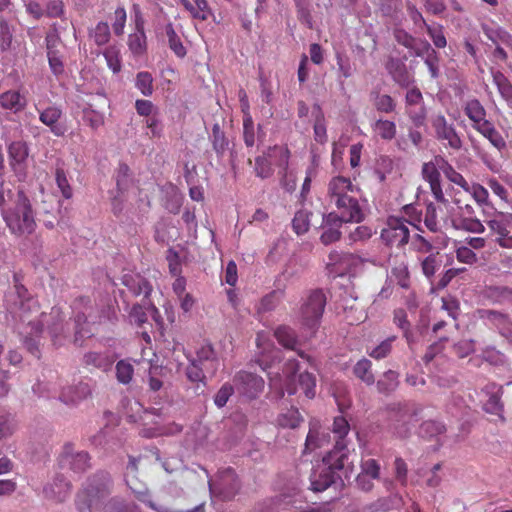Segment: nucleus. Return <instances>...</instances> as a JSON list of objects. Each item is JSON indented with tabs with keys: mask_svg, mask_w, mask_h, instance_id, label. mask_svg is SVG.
<instances>
[{
	"mask_svg": "<svg viewBox=\"0 0 512 512\" xmlns=\"http://www.w3.org/2000/svg\"><path fill=\"white\" fill-rule=\"evenodd\" d=\"M391 277L395 279L396 283L404 288L410 287V273L408 265L405 262H401L391 269Z\"/></svg>",
	"mask_w": 512,
	"mask_h": 512,
	"instance_id": "43",
	"label": "nucleus"
},
{
	"mask_svg": "<svg viewBox=\"0 0 512 512\" xmlns=\"http://www.w3.org/2000/svg\"><path fill=\"white\" fill-rule=\"evenodd\" d=\"M14 186L10 182H6L3 176H0V209L10 206L16 198V193L13 190Z\"/></svg>",
	"mask_w": 512,
	"mask_h": 512,
	"instance_id": "45",
	"label": "nucleus"
},
{
	"mask_svg": "<svg viewBox=\"0 0 512 512\" xmlns=\"http://www.w3.org/2000/svg\"><path fill=\"white\" fill-rule=\"evenodd\" d=\"M265 135L266 133L264 130H243V138L248 147H252L254 145H257L258 147L263 146Z\"/></svg>",
	"mask_w": 512,
	"mask_h": 512,
	"instance_id": "63",
	"label": "nucleus"
},
{
	"mask_svg": "<svg viewBox=\"0 0 512 512\" xmlns=\"http://www.w3.org/2000/svg\"><path fill=\"white\" fill-rule=\"evenodd\" d=\"M456 259L464 264L473 265L478 261L476 253L466 245L456 248Z\"/></svg>",
	"mask_w": 512,
	"mask_h": 512,
	"instance_id": "62",
	"label": "nucleus"
},
{
	"mask_svg": "<svg viewBox=\"0 0 512 512\" xmlns=\"http://www.w3.org/2000/svg\"><path fill=\"white\" fill-rule=\"evenodd\" d=\"M91 396V387L87 382H79L63 388L60 400L66 404L76 405Z\"/></svg>",
	"mask_w": 512,
	"mask_h": 512,
	"instance_id": "21",
	"label": "nucleus"
},
{
	"mask_svg": "<svg viewBox=\"0 0 512 512\" xmlns=\"http://www.w3.org/2000/svg\"><path fill=\"white\" fill-rule=\"evenodd\" d=\"M27 328H30V331H26L27 335L24 338V345L30 354H32L36 358H40L39 342L36 340L35 337L41 334L43 329L40 332H36L35 327L33 328L31 325L28 324Z\"/></svg>",
	"mask_w": 512,
	"mask_h": 512,
	"instance_id": "54",
	"label": "nucleus"
},
{
	"mask_svg": "<svg viewBox=\"0 0 512 512\" xmlns=\"http://www.w3.org/2000/svg\"><path fill=\"white\" fill-rule=\"evenodd\" d=\"M13 40V31L6 20L0 21V47L2 51L10 49Z\"/></svg>",
	"mask_w": 512,
	"mask_h": 512,
	"instance_id": "61",
	"label": "nucleus"
},
{
	"mask_svg": "<svg viewBox=\"0 0 512 512\" xmlns=\"http://www.w3.org/2000/svg\"><path fill=\"white\" fill-rule=\"evenodd\" d=\"M360 189L352 183L350 178L335 176L327 185V198L337 211L348 221L359 223L364 214L358 201Z\"/></svg>",
	"mask_w": 512,
	"mask_h": 512,
	"instance_id": "2",
	"label": "nucleus"
},
{
	"mask_svg": "<svg viewBox=\"0 0 512 512\" xmlns=\"http://www.w3.org/2000/svg\"><path fill=\"white\" fill-rule=\"evenodd\" d=\"M62 111L56 106H49L40 113V120L46 126H53L61 117Z\"/></svg>",
	"mask_w": 512,
	"mask_h": 512,
	"instance_id": "64",
	"label": "nucleus"
},
{
	"mask_svg": "<svg viewBox=\"0 0 512 512\" xmlns=\"http://www.w3.org/2000/svg\"><path fill=\"white\" fill-rule=\"evenodd\" d=\"M445 431L444 424L434 420L425 421L420 426V433L427 437H434L443 434Z\"/></svg>",
	"mask_w": 512,
	"mask_h": 512,
	"instance_id": "57",
	"label": "nucleus"
},
{
	"mask_svg": "<svg viewBox=\"0 0 512 512\" xmlns=\"http://www.w3.org/2000/svg\"><path fill=\"white\" fill-rule=\"evenodd\" d=\"M194 361L204 366L207 371L214 372L217 369L218 360L214 349L210 345L202 346L197 351V358Z\"/></svg>",
	"mask_w": 512,
	"mask_h": 512,
	"instance_id": "33",
	"label": "nucleus"
},
{
	"mask_svg": "<svg viewBox=\"0 0 512 512\" xmlns=\"http://www.w3.org/2000/svg\"><path fill=\"white\" fill-rule=\"evenodd\" d=\"M439 159H444L441 156H436L430 162H426L422 166V176L425 181L430 185L431 193L433 196L442 197V187L440 181L441 164L438 162Z\"/></svg>",
	"mask_w": 512,
	"mask_h": 512,
	"instance_id": "16",
	"label": "nucleus"
},
{
	"mask_svg": "<svg viewBox=\"0 0 512 512\" xmlns=\"http://www.w3.org/2000/svg\"><path fill=\"white\" fill-rule=\"evenodd\" d=\"M371 98L376 109L380 112L389 113L395 108V102L393 98L386 94H380L377 91L371 93Z\"/></svg>",
	"mask_w": 512,
	"mask_h": 512,
	"instance_id": "47",
	"label": "nucleus"
},
{
	"mask_svg": "<svg viewBox=\"0 0 512 512\" xmlns=\"http://www.w3.org/2000/svg\"><path fill=\"white\" fill-rule=\"evenodd\" d=\"M411 249L414 252L419 253V254H428L429 255L431 253H434L433 252L434 246L431 243V241H429L428 239L423 237L421 234H415L412 237Z\"/></svg>",
	"mask_w": 512,
	"mask_h": 512,
	"instance_id": "55",
	"label": "nucleus"
},
{
	"mask_svg": "<svg viewBox=\"0 0 512 512\" xmlns=\"http://www.w3.org/2000/svg\"><path fill=\"white\" fill-rule=\"evenodd\" d=\"M493 390L490 393V396L486 403L483 406V409L490 414L497 415L501 418L502 421L505 420L503 417V403L501 401V397L503 394L502 387H497L495 384H492L490 386H487V388H490Z\"/></svg>",
	"mask_w": 512,
	"mask_h": 512,
	"instance_id": "29",
	"label": "nucleus"
},
{
	"mask_svg": "<svg viewBox=\"0 0 512 512\" xmlns=\"http://www.w3.org/2000/svg\"><path fill=\"white\" fill-rule=\"evenodd\" d=\"M10 166L17 176L25 174L24 163L28 157V147L25 142L15 141L8 147Z\"/></svg>",
	"mask_w": 512,
	"mask_h": 512,
	"instance_id": "19",
	"label": "nucleus"
},
{
	"mask_svg": "<svg viewBox=\"0 0 512 512\" xmlns=\"http://www.w3.org/2000/svg\"><path fill=\"white\" fill-rule=\"evenodd\" d=\"M326 306V296L321 289L310 291L300 308V320L304 327L315 330Z\"/></svg>",
	"mask_w": 512,
	"mask_h": 512,
	"instance_id": "9",
	"label": "nucleus"
},
{
	"mask_svg": "<svg viewBox=\"0 0 512 512\" xmlns=\"http://www.w3.org/2000/svg\"><path fill=\"white\" fill-rule=\"evenodd\" d=\"M297 9L298 20L309 29L313 27L312 15L310 12L309 0H294Z\"/></svg>",
	"mask_w": 512,
	"mask_h": 512,
	"instance_id": "51",
	"label": "nucleus"
},
{
	"mask_svg": "<svg viewBox=\"0 0 512 512\" xmlns=\"http://www.w3.org/2000/svg\"><path fill=\"white\" fill-rule=\"evenodd\" d=\"M192 4L189 0H180L181 4L188 10L193 18L199 20H207L210 15V9L207 0H193Z\"/></svg>",
	"mask_w": 512,
	"mask_h": 512,
	"instance_id": "35",
	"label": "nucleus"
},
{
	"mask_svg": "<svg viewBox=\"0 0 512 512\" xmlns=\"http://www.w3.org/2000/svg\"><path fill=\"white\" fill-rule=\"evenodd\" d=\"M73 308L76 311L74 318V343L82 346L83 341L93 336L91 324L100 322V318L94 315V306L88 297H79L73 303Z\"/></svg>",
	"mask_w": 512,
	"mask_h": 512,
	"instance_id": "8",
	"label": "nucleus"
},
{
	"mask_svg": "<svg viewBox=\"0 0 512 512\" xmlns=\"http://www.w3.org/2000/svg\"><path fill=\"white\" fill-rule=\"evenodd\" d=\"M134 373L133 365L125 360H120L116 364V377L122 384H129Z\"/></svg>",
	"mask_w": 512,
	"mask_h": 512,
	"instance_id": "56",
	"label": "nucleus"
},
{
	"mask_svg": "<svg viewBox=\"0 0 512 512\" xmlns=\"http://www.w3.org/2000/svg\"><path fill=\"white\" fill-rule=\"evenodd\" d=\"M441 166V172L445 175V177L452 183L460 186L464 191H470V185L466 181V179L457 172L451 164L445 159H439Z\"/></svg>",
	"mask_w": 512,
	"mask_h": 512,
	"instance_id": "36",
	"label": "nucleus"
},
{
	"mask_svg": "<svg viewBox=\"0 0 512 512\" xmlns=\"http://www.w3.org/2000/svg\"><path fill=\"white\" fill-rule=\"evenodd\" d=\"M428 35L437 48H444L447 45L446 37L444 35L443 26H431L424 22Z\"/></svg>",
	"mask_w": 512,
	"mask_h": 512,
	"instance_id": "59",
	"label": "nucleus"
},
{
	"mask_svg": "<svg viewBox=\"0 0 512 512\" xmlns=\"http://www.w3.org/2000/svg\"><path fill=\"white\" fill-rule=\"evenodd\" d=\"M399 374L396 371L388 370L383 373L377 382V389L382 394H390L394 392L399 385Z\"/></svg>",
	"mask_w": 512,
	"mask_h": 512,
	"instance_id": "37",
	"label": "nucleus"
},
{
	"mask_svg": "<svg viewBox=\"0 0 512 512\" xmlns=\"http://www.w3.org/2000/svg\"><path fill=\"white\" fill-rule=\"evenodd\" d=\"M26 98L17 90H8L0 94V106L17 113L25 108Z\"/></svg>",
	"mask_w": 512,
	"mask_h": 512,
	"instance_id": "28",
	"label": "nucleus"
},
{
	"mask_svg": "<svg viewBox=\"0 0 512 512\" xmlns=\"http://www.w3.org/2000/svg\"><path fill=\"white\" fill-rule=\"evenodd\" d=\"M486 224L499 246L512 248V214L496 213Z\"/></svg>",
	"mask_w": 512,
	"mask_h": 512,
	"instance_id": "11",
	"label": "nucleus"
},
{
	"mask_svg": "<svg viewBox=\"0 0 512 512\" xmlns=\"http://www.w3.org/2000/svg\"><path fill=\"white\" fill-rule=\"evenodd\" d=\"M135 86L144 96H151L153 93V77L147 71L139 72L136 75Z\"/></svg>",
	"mask_w": 512,
	"mask_h": 512,
	"instance_id": "52",
	"label": "nucleus"
},
{
	"mask_svg": "<svg viewBox=\"0 0 512 512\" xmlns=\"http://www.w3.org/2000/svg\"><path fill=\"white\" fill-rule=\"evenodd\" d=\"M465 113L466 115L473 121L475 125H478L477 128H480L479 125L483 122L484 124L487 123L485 117L486 112L484 107L481 105V103L476 100H470L467 102L465 107Z\"/></svg>",
	"mask_w": 512,
	"mask_h": 512,
	"instance_id": "40",
	"label": "nucleus"
},
{
	"mask_svg": "<svg viewBox=\"0 0 512 512\" xmlns=\"http://www.w3.org/2000/svg\"><path fill=\"white\" fill-rule=\"evenodd\" d=\"M277 424L281 428L295 429L303 421V417L297 408L291 407L281 412L277 417Z\"/></svg>",
	"mask_w": 512,
	"mask_h": 512,
	"instance_id": "32",
	"label": "nucleus"
},
{
	"mask_svg": "<svg viewBox=\"0 0 512 512\" xmlns=\"http://www.w3.org/2000/svg\"><path fill=\"white\" fill-rule=\"evenodd\" d=\"M274 336L276 337L280 345H282L286 349L296 351L301 358L310 361V357L308 355H306L303 351L297 350V336L290 327L284 325L279 326L275 330Z\"/></svg>",
	"mask_w": 512,
	"mask_h": 512,
	"instance_id": "24",
	"label": "nucleus"
},
{
	"mask_svg": "<svg viewBox=\"0 0 512 512\" xmlns=\"http://www.w3.org/2000/svg\"><path fill=\"white\" fill-rule=\"evenodd\" d=\"M89 460L90 458L87 452H75L72 444H66L60 456V463L63 466L67 465L71 470L79 473L89 468Z\"/></svg>",
	"mask_w": 512,
	"mask_h": 512,
	"instance_id": "15",
	"label": "nucleus"
},
{
	"mask_svg": "<svg viewBox=\"0 0 512 512\" xmlns=\"http://www.w3.org/2000/svg\"><path fill=\"white\" fill-rule=\"evenodd\" d=\"M45 42L49 68L53 75L59 77L65 72L64 44L56 30L46 35Z\"/></svg>",
	"mask_w": 512,
	"mask_h": 512,
	"instance_id": "12",
	"label": "nucleus"
},
{
	"mask_svg": "<svg viewBox=\"0 0 512 512\" xmlns=\"http://www.w3.org/2000/svg\"><path fill=\"white\" fill-rule=\"evenodd\" d=\"M122 283L134 296L143 295L144 297H148L152 291L149 281L138 274H125L122 278Z\"/></svg>",
	"mask_w": 512,
	"mask_h": 512,
	"instance_id": "25",
	"label": "nucleus"
},
{
	"mask_svg": "<svg viewBox=\"0 0 512 512\" xmlns=\"http://www.w3.org/2000/svg\"><path fill=\"white\" fill-rule=\"evenodd\" d=\"M237 390L248 398H255L264 388V380L251 372L240 371L233 380Z\"/></svg>",
	"mask_w": 512,
	"mask_h": 512,
	"instance_id": "14",
	"label": "nucleus"
},
{
	"mask_svg": "<svg viewBox=\"0 0 512 512\" xmlns=\"http://www.w3.org/2000/svg\"><path fill=\"white\" fill-rule=\"evenodd\" d=\"M433 197L436 203L427 204L424 214V224L430 232L436 233L448 227H453L455 217L454 206L445 198L444 193H442L441 198L438 196Z\"/></svg>",
	"mask_w": 512,
	"mask_h": 512,
	"instance_id": "7",
	"label": "nucleus"
},
{
	"mask_svg": "<svg viewBox=\"0 0 512 512\" xmlns=\"http://www.w3.org/2000/svg\"><path fill=\"white\" fill-rule=\"evenodd\" d=\"M493 83L496 85L500 95L507 102H512V84L500 71L493 73Z\"/></svg>",
	"mask_w": 512,
	"mask_h": 512,
	"instance_id": "41",
	"label": "nucleus"
},
{
	"mask_svg": "<svg viewBox=\"0 0 512 512\" xmlns=\"http://www.w3.org/2000/svg\"><path fill=\"white\" fill-rule=\"evenodd\" d=\"M354 375L367 385H372L375 382L372 373V363L366 358L360 359L353 367Z\"/></svg>",
	"mask_w": 512,
	"mask_h": 512,
	"instance_id": "39",
	"label": "nucleus"
},
{
	"mask_svg": "<svg viewBox=\"0 0 512 512\" xmlns=\"http://www.w3.org/2000/svg\"><path fill=\"white\" fill-rule=\"evenodd\" d=\"M299 386L303 389L307 398L312 399L316 394V378L312 373L303 372L297 377Z\"/></svg>",
	"mask_w": 512,
	"mask_h": 512,
	"instance_id": "46",
	"label": "nucleus"
},
{
	"mask_svg": "<svg viewBox=\"0 0 512 512\" xmlns=\"http://www.w3.org/2000/svg\"><path fill=\"white\" fill-rule=\"evenodd\" d=\"M382 242L390 248H403L410 240V231L404 217L390 216L381 230Z\"/></svg>",
	"mask_w": 512,
	"mask_h": 512,
	"instance_id": "10",
	"label": "nucleus"
},
{
	"mask_svg": "<svg viewBox=\"0 0 512 512\" xmlns=\"http://www.w3.org/2000/svg\"><path fill=\"white\" fill-rule=\"evenodd\" d=\"M299 371V363L295 359L288 360L283 367L282 374H283V380L280 379L279 381L283 382L280 384L281 389V395L284 394V390L292 395L296 393L297 386H296V378L297 373Z\"/></svg>",
	"mask_w": 512,
	"mask_h": 512,
	"instance_id": "22",
	"label": "nucleus"
},
{
	"mask_svg": "<svg viewBox=\"0 0 512 512\" xmlns=\"http://www.w3.org/2000/svg\"><path fill=\"white\" fill-rule=\"evenodd\" d=\"M422 408L416 404H394L389 408V429L398 438L405 439L419 421Z\"/></svg>",
	"mask_w": 512,
	"mask_h": 512,
	"instance_id": "6",
	"label": "nucleus"
},
{
	"mask_svg": "<svg viewBox=\"0 0 512 512\" xmlns=\"http://www.w3.org/2000/svg\"><path fill=\"white\" fill-rule=\"evenodd\" d=\"M329 266H334L337 270L344 272L349 270L352 266L357 264L358 258L348 252L332 251L329 256Z\"/></svg>",
	"mask_w": 512,
	"mask_h": 512,
	"instance_id": "30",
	"label": "nucleus"
},
{
	"mask_svg": "<svg viewBox=\"0 0 512 512\" xmlns=\"http://www.w3.org/2000/svg\"><path fill=\"white\" fill-rule=\"evenodd\" d=\"M103 56L107 66L113 73H119L122 68L120 49L114 45L107 47L103 51Z\"/></svg>",
	"mask_w": 512,
	"mask_h": 512,
	"instance_id": "42",
	"label": "nucleus"
},
{
	"mask_svg": "<svg viewBox=\"0 0 512 512\" xmlns=\"http://www.w3.org/2000/svg\"><path fill=\"white\" fill-rule=\"evenodd\" d=\"M330 442V434L322 429L318 421L310 422L309 432L305 440L303 453H311L327 446Z\"/></svg>",
	"mask_w": 512,
	"mask_h": 512,
	"instance_id": "18",
	"label": "nucleus"
},
{
	"mask_svg": "<svg viewBox=\"0 0 512 512\" xmlns=\"http://www.w3.org/2000/svg\"><path fill=\"white\" fill-rule=\"evenodd\" d=\"M439 252L431 253L421 260L422 273L428 278H432L440 268Z\"/></svg>",
	"mask_w": 512,
	"mask_h": 512,
	"instance_id": "44",
	"label": "nucleus"
},
{
	"mask_svg": "<svg viewBox=\"0 0 512 512\" xmlns=\"http://www.w3.org/2000/svg\"><path fill=\"white\" fill-rule=\"evenodd\" d=\"M1 215L11 234L17 237L31 235L36 230V211L22 189L17 190L15 200L3 208Z\"/></svg>",
	"mask_w": 512,
	"mask_h": 512,
	"instance_id": "4",
	"label": "nucleus"
},
{
	"mask_svg": "<svg viewBox=\"0 0 512 512\" xmlns=\"http://www.w3.org/2000/svg\"><path fill=\"white\" fill-rule=\"evenodd\" d=\"M268 157L270 158L273 166L280 169L281 174H285L289 164L290 151L285 146L275 145L268 150Z\"/></svg>",
	"mask_w": 512,
	"mask_h": 512,
	"instance_id": "31",
	"label": "nucleus"
},
{
	"mask_svg": "<svg viewBox=\"0 0 512 512\" xmlns=\"http://www.w3.org/2000/svg\"><path fill=\"white\" fill-rule=\"evenodd\" d=\"M166 35L170 49L180 58L186 55V49L183 46L180 37L175 32L172 24L166 26Z\"/></svg>",
	"mask_w": 512,
	"mask_h": 512,
	"instance_id": "48",
	"label": "nucleus"
},
{
	"mask_svg": "<svg viewBox=\"0 0 512 512\" xmlns=\"http://www.w3.org/2000/svg\"><path fill=\"white\" fill-rule=\"evenodd\" d=\"M71 484L63 476H57L52 483L44 487L47 498L63 502L70 494Z\"/></svg>",
	"mask_w": 512,
	"mask_h": 512,
	"instance_id": "23",
	"label": "nucleus"
},
{
	"mask_svg": "<svg viewBox=\"0 0 512 512\" xmlns=\"http://www.w3.org/2000/svg\"><path fill=\"white\" fill-rule=\"evenodd\" d=\"M386 69L394 81L402 87H408L413 82L406 65L398 59H389L386 64Z\"/></svg>",
	"mask_w": 512,
	"mask_h": 512,
	"instance_id": "26",
	"label": "nucleus"
},
{
	"mask_svg": "<svg viewBox=\"0 0 512 512\" xmlns=\"http://www.w3.org/2000/svg\"><path fill=\"white\" fill-rule=\"evenodd\" d=\"M478 314L480 319L495 326L501 335L507 339L512 338V321L507 314L491 309H481Z\"/></svg>",
	"mask_w": 512,
	"mask_h": 512,
	"instance_id": "17",
	"label": "nucleus"
},
{
	"mask_svg": "<svg viewBox=\"0 0 512 512\" xmlns=\"http://www.w3.org/2000/svg\"><path fill=\"white\" fill-rule=\"evenodd\" d=\"M292 227L297 235L306 233L310 227V213L306 210L297 211L292 220Z\"/></svg>",
	"mask_w": 512,
	"mask_h": 512,
	"instance_id": "49",
	"label": "nucleus"
},
{
	"mask_svg": "<svg viewBox=\"0 0 512 512\" xmlns=\"http://www.w3.org/2000/svg\"><path fill=\"white\" fill-rule=\"evenodd\" d=\"M55 180L58 188L60 189L65 199H70L73 195V190L67 179L66 173L62 168H57L55 172Z\"/></svg>",
	"mask_w": 512,
	"mask_h": 512,
	"instance_id": "58",
	"label": "nucleus"
},
{
	"mask_svg": "<svg viewBox=\"0 0 512 512\" xmlns=\"http://www.w3.org/2000/svg\"><path fill=\"white\" fill-rule=\"evenodd\" d=\"M83 363L87 367L106 370L111 366L113 360L106 353L88 352L83 356Z\"/></svg>",
	"mask_w": 512,
	"mask_h": 512,
	"instance_id": "34",
	"label": "nucleus"
},
{
	"mask_svg": "<svg viewBox=\"0 0 512 512\" xmlns=\"http://www.w3.org/2000/svg\"><path fill=\"white\" fill-rule=\"evenodd\" d=\"M14 290L6 295L7 310L18 317L23 323H28L36 332L42 330V326L48 323L47 315L39 311L38 301L30 296L27 288L21 283L18 274H14Z\"/></svg>",
	"mask_w": 512,
	"mask_h": 512,
	"instance_id": "3",
	"label": "nucleus"
},
{
	"mask_svg": "<svg viewBox=\"0 0 512 512\" xmlns=\"http://www.w3.org/2000/svg\"><path fill=\"white\" fill-rule=\"evenodd\" d=\"M114 481L110 473L98 471L87 478L75 498L79 512H140L138 507L121 496H111Z\"/></svg>",
	"mask_w": 512,
	"mask_h": 512,
	"instance_id": "1",
	"label": "nucleus"
},
{
	"mask_svg": "<svg viewBox=\"0 0 512 512\" xmlns=\"http://www.w3.org/2000/svg\"><path fill=\"white\" fill-rule=\"evenodd\" d=\"M349 431L350 425L348 420L344 416H337L334 418L332 424V432L334 434L336 442L334 449L331 452H337V455L341 453H347L349 455L346 441V436L348 435Z\"/></svg>",
	"mask_w": 512,
	"mask_h": 512,
	"instance_id": "20",
	"label": "nucleus"
},
{
	"mask_svg": "<svg viewBox=\"0 0 512 512\" xmlns=\"http://www.w3.org/2000/svg\"><path fill=\"white\" fill-rule=\"evenodd\" d=\"M90 37L98 46L105 45L110 40V28L108 23L99 22L90 32Z\"/></svg>",
	"mask_w": 512,
	"mask_h": 512,
	"instance_id": "53",
	"label": "nucleus"
},
{
	"mask_svg": "<svg viewBox=\"0 0 512 512\" xmlns=\"http://www.w3.org/2000/svg\"><path fill=\"white\" fill-rule=\"evenodd\" d=\"M210 488L223 501L232 500L240 489V482L235 470L230 467L221 470L218 479L210 484Z\"/></svg>",
	"mask_w": 512,
	"mask_h": 512,
	"instance_id": "13",
	"label": "nucleus"
},
{
	"mask_svg": "<svg viewBox=\"0 0 512 512\" xmlns=\"http://www.w3.org/2000/svg\"><path fill=\"white\" fill-rule=\"evenodd\" d=\"M394 340V336L383 340L378 346H376L375 348L368 352L369 356L376 360H380L387 357L392 350V342Z\"/></svg>",
	"mask_w": 512,
	"mask_h": 512,
	"instance_id": "60",
	"label": "nucleus"
},
{
	"mask_svg": "<svg viewBox=\"0 0 512 512\" xmlns=\"http://www.w3.org/2000/svg\"><path fill=\"white\" fill-rule=\"evenodd\" d=\"M453 228L471 233H483L485 231L484 224L474 215L466 218H455Z\"/></svg>",
	"mask_w": 512,
	"mask_h": 512,
	"instance_id": "38",
	"label": "nucleus"
},
{
	"mask_svg": "<svg viewBox=\"0 0 512 512\" xmlns=\"http://www.w3.org/2000/svg\"><path fill=\"white\" fill-rule=\"evenodd\" d=\"M128 47L135 56H141L146 52V35L140 18L136 19V31L128 37Z\"/></svg>",
	"mask_w": 512,
	"mask_h": 512,
	"instance_id": "27",
	"label": "nucleus"
},
{
	"mask_svg": "<svg viewBox=\"0 0 512 512\" xmlns=\"http://www.w3.org/2000/svg\"><path fill=\"white\" fill-rule=\"evenodd\" d=\"M337 471H343L345 479H349L353 472V464L349 462L347 453L337 455L329 452L323 457L322 463L317 464L310 474V489L322 492L336 481Z\"/></svg>",
	"mask_w": 512,
	"mask_h": 512,
	"instance_id": "5",
	"label": "nucleus"
},
{
	"mask_svg": "<svg viewBox=\"0 0 512 512\" xmlns=\"http://www.w3.org/2000/svg\"><path fill=\"white\" fill-rule=\"evenodd\" d=\"M254 171L256 176L262 179L272 176L273 164L268 157V153L266 155L256 157Z\"/></svg>",
	"mask_w": 512,
	"mask_h": 512,
	"instance_id": "50",
	"label": "nucleus"
}]
</instances>
